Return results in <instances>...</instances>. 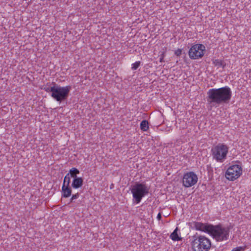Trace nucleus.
I'll use <instances>...</instances> for the list:
<instances>
[{
    "label": "nucleus",
    "instance_id": "nucleus-1",
    "mask_svg": "<svg viewBox=\"0 0 251 251\" xmlns=\"http://www.w3.org/2000/svg\"><path fill=\"white\" fill-rule=\"evenodd\" d=\"M231 96L232 91L228 86L210 89L207 92V104L210 109L216 108L221 104L228 103Z\"/></svg>",
    "mask_w": 251,
    "mask_h": 251
},
{
    "label": "nucleus",
    "instance_id": "nucleus-2",
    "mask_svg": "<svg viewBox=\"0 0 251 251\" xmlns=\"http://www.w3.org/2000/svg\"><path fill=\"white\" fill-rule=\"evenodd\" d=\"M150 188L144 183L136 182L130 189L133 201L138 204L143 197L148 195Z\"/></svg>",
    "mask_w": 251,
    "mask_h": 251
},
{
    "label": "nucleus",
    "instance_id": "nucleus-3",
    "mask_svg": "<svg viewBox=\"0 0 251 251\" xmlns=\"http://www.w3.org/2000/svg\"><path fill=\"white\" fill-rule=\"evenodd\" d=\"M229 228L221 225L212 226L210 234L216 241L221 242L227 240L229 235Z\"/></svg>",
    "mask_w": 251,
    "mask_h": 251
},
{
    "label": "nucleus",
    "instance_id": "nucleus-4",
    "mask_svg": "<svg viewBox=\"0 0 251 251\" xmlns=\"http://www.w3.org/2000/svg\"><path fill=\"white\" fill-rule=\"evenodd\" d=\"M192 246L194 251H208L211 248V243L207 237L199 235L194 237Z\"/></svg>",
    "mask_w": 251,
    "mask_h": 251
},
{
    "label": "nucleus",
    "instance_id": "nucleus-5",
    "mask_svg": "<svg viewBox=\"0 0 251 251\" xmlns=\"http://www.w3.org/2000/svg\"><path fill=\"white\" fill-rule=\"evenodd\" d=\"M228 151L227 145L220 143L211 149L213 159L217 162L222 163L226 159Z\"/></svg>",
    "mask_w": 251,
    "mask_h": 251
},
{
    "label": "nucleus",
    "instance_id": "nucleus-6",
    "mask_svg": "<svg viewBox=\"0 0 251 251\" xmlns=\"http://www.w3.org/2000/svg\"><path fill=\"white\" fill-rule=\"evenodd\" d=\"M71 89V87L69 85L61 87L54 84V88L52 90L53 92L51 96L56 101L61 102L67 98Z\"/></svg>",
    "mask_w": 251,
    "mask_h": 251
},
{
    "label": "nucleus",
    "instance_id": "nucleus-7",
    "mask_svg": "<svg viewBox=\"0 0 251 251\" xmlns=\"http://www.w3.org/2000/svg\"><path fill=\"white\" fill-rule=\"evenodd\" d=\"M242 174V167L238 165H233L227 169L225 176L227 179L234 181L238 178Z\"/></svg>",
    "mask_w": 251,
    "mask_h": 251
},
{
    "label": "nucleus",
    "instance_id": "nucleus-8",
    "mask_svg": "<svg viewBox=\"0 0 251 251\" xmlns=\"http://www.w3.org/2000/svg\"><path fill=\"white\" fill-rule=\"evenodd\" d=\"M205 47L202 44H195L189 50V55L192 59L201 58L204 55Z\"/></svg>",
    "mask_w": 251,
    "mask_h": 251
},
{
    "label": "nucleus",
    "instance_id": "nucleus-9",
    "mask_svg": "<svg viewBox=\"0 0 251 251\" xmlns=\"http://www.w3.org/2000/svg\"><path fill=\"white\" fill-rule=\"evenodd\" d=\"M198 176L193 172H190L184 174L182 178V184L185 187H190L197 183Z\"/></svg>",
    "mask_w": 251,
    "mask_h": 251
},
{
    "label": "nucleus",
    "instance_id": "nucleus-10",
    "mask_svg": "<svg viewBox=\"0 0 251 251\" xmlns=\"http://www.w3.org/2000/svg\"><path fill=\"white\" fill-rule=\"evenodd\" d=\"M193 225L196 230H200L209 234L213 226L208 224H203L198 222H194Z\"/></svg>",
    "mask_w": 251,
    "mask_h": 251
},
{
    "label": "nucleus",
    "instance_id": "nucleus-11",
    "mask_svg": "<svg viewBox=\"0 0 251 251\" xmlns=\"http://www.w3.org/2000/svg\"><path fill=\"white\" fill-rule=\"evenodd\" d=\"M83 182L82 177H78L74 178L72 183V187L74 189H78L83 185Z\"/></svg>",
    "mask_w": 251,
    "mask_h": 251
},
{
    "label": "nucleus",
    "instance_id": "nucleus-12",
    "mask_svg": "<svg viewBox=\"0 0 251 251\" xmlns=\"http://www.w3.org/2000/svg\"><path fill=\"white\" fill-rule=\"evenodd\" d=\"M62 197L64 198H68L71 196L72 194V190L70 186L62 185Z\"/></svg>",
    "mask_w": 251,
    "mask_h": 251
},
{
    "label": "nucleus",
    "instance_id": "nucleus-13",
    "mask_svg": "<svg viewBox=\"0 0 251 251\" xmlns=\"http://www.w3.org/2000/svg\"><path fill=\"white\" fill-rule=\"evenodd\" d=\"M79 173L80 172L77 169L75 168H72L70 170L69 173L67 174L69 175L70 177L75 178L78 177L77 176V175L79 174Z\"/></svg>",
    "mask_w": 251,
    "mask_h": 251
},
{
    "label": "nucleus",
    "instance_id": "nucleus-14",
    "mask_svg": "<svg viewBox=\"0 0 251 251\" xmlns=\"http://www.w3.org/2000/svg\"><path fill=\"white\" fill-rule=\"evenodd\" d=\"M178 228L176 227L170 235V238L173 241H179L181 238L179 237L177 234Z\"/></svg>",
    "mask_w": 251,
    "mask_h": 251
},
{
    "label": "nucleus",
    "instance_id": "nucleus-15",
    "mask_svg": "<svg viewBox=\"0 0 251 251\" xmlns=\"http://www.w3.org/2000/svg\"><path fill=\"white\" fill-rule=\"evenodd\" d=\"M212 63L215 66H217L218 67H222L223 68H224V67L225 66V63L224 61L220 59H213Z\"/></svg>",
    "mask_w": 251,
    "mask_h": 251
},
{
    "label": "nucleus",
    "instance_id": "nucleus-16",
    "mask_svg": "<svg viewBox=\"0 0 251 251\" xmlns=\"http://www.w3.org/2000/svg\"><path fill=\"white\" fill-rule=\"evenodd\" d=\"M140 128L142 130L146 131L149 129V123L147 121L143 120L140 123Z\"/></svg>",
    "mask_w": 251,
    "mask_h": 251
},
{
    "label": "nucleus",
    "instance_id": "nucleus-17",
    "mask_svg": "<svg viewBox=\"0 0 251 251\" xmlns=\"http://www.w3.org/2000/svg\"><path fill=\"white\" fill-rule=\"evenodd\" d=\"M70 176L69 175L67 174L64 177L63 185L69 186L70 183Z\"/></svg>",
    "mask_w": 251,
    "mask_h": 251
},
{
    "label": "nucleus",
    "instance_id": "nucleus-18",
    "mask_svg": "<svg viewBox=\"0 0 251 251\" xmlns=\"http://www.w3.org/2000/svg\"><path fill=\"white\" fill-rule=\"evenodd\" d=\"M54 84H53V86H51V87H49V86L48 85H45L44 88H43V89L47 92L48 93H49V92H51V93H52L53 92V90H52V89H53L54 88Z\"/></svg>",
    "mask_w": 251,
    "mask_h": 251
},
{
    "label": "nucleus",
    "instance_id": "nucleus-19",
    "mask_svg": "<svg viewBox=\"0 0 251 251\" xmlns=\"http://www.w3.org/2000/svg\"><path fill=\"white\" fill-rule=\"evenodd\" d=\"M141 64L140 61H136L131 65V69L132 70H136L138 68Z\"/></svg>",
    "mask_w": 251,
    "mask_h": 251
},
{
    "label": "nucleus",
    "instance_id": "nucleus-20",
    "mask_svg": "<svg viewBox=\"0 0 251 251\" xmlns=\"http://www.w3.org/2000/svg\"><path fill=\"white\" fill-rule=\"evenodd\" d=\"M245 251V248L243 247H238L235 248H234L232 251Z\"/></svg>",
    "mask_w": 251,
    "mask_h": 251
},
{
    "label": "nucleus",
    "instance_id": "nucleus-21",
    "mask_svg": "<svg viewBox=\"0 0 251 251\" xmlns=\"http://www.w3.org/2000/svg\"><path fill=\"white\" fill-rule=\"evenodd\" d=\"M79 194L78 193H76L72 196L71 199V202H72L74 200L77 199L79 197Z\"/></svg>",
    "mask_w": 251,
    "mask_h": 251
},
{
    "label": "nucleus",
    "instance_id": "nucleus-22",
    "mask_svg": "<svg viewBox=\"0 0 251 251\" xmlns=\"http://www.w3.org/2000/svg\"><path fill=\"white\" fill-rule=\"evenodd\" d=\"M181 50L180 49H178L177 50L175 51V54L177 56H180L181 54Z\"/></svg>",
    "mask_w": 251,
    "mask_h": 251
},
{
    "label": "nucleus",
    "instance_id": "nucleus-23",
    "mask_svg": "<svg viewBox=\"0 0 251 251\" xmlns=\"http://www.w3.org/2000/svg\"><path fill=\"white\" fill-rule=\"evenodd\" d=\"M156 218H157V220H161V214L160 213H159L157 214Z\"/></svg>",
    "mask_w": 251,
    "mask_h": 251
},
{
    "label": "nucleus",
    "instance_id": "nucleus-24",
    "mask_svg": "<svg viewBox=\"0 0 251 251\" xmlns=\"http://www.w3.org/2000/svg\"><path fill=\"white\" fill-rule=\"evenodd\" d=\"M163 60V56H162L160 58V62H162Z\"/></svg>",
    "mask_w": 251,
    "mask_h": 251
},
{
    "label": "nucleus",
    "instance_id": "nucleus-25",
    "mask_svg": "<svg viewBox=\"0 0 251 251\" xmlns=\"http://www.w3.org/2000/svg\"><path fill=\"white\" fill-rule=\"evenodd\" d=\"M41 1H45V0H40Z\"/></svg>",
    "mask_w": 251,
    "mask_h": 251
}]
</instances>
